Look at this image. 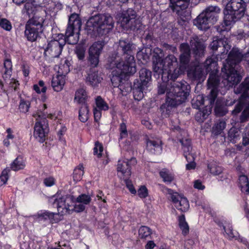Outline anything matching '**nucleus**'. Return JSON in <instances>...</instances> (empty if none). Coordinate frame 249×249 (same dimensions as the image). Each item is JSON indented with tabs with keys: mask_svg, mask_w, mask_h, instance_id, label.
I'll use <instances>...</instances> for the list:
<instances>
[{
	"mask_svg": "<svg viewBox=\"0 0 249 249\" xmlns=\"http://www.w3.org/2000/svg\"><path fill=\"white\" fill-rule=\"evenodd\" d=\"M243 54L237 48H233L230 52L228 58L223 63L221 68V77L216 73L211 72L207 81L208 88L211 91L208 96L210 105L213 104L217 95V88L222 85L227 89L236 85L241 80L237 72L238 64L243 60Z\"/></svg>",
	"mask_w": 249,
	"mask_h": 249,
	"instance_id": "1",
	"label": "nucleus"
},
{
	"mask_svg": "<svg viewBox=\"0 0 249 249\" xmlns=\"http://www.w3.org/2000/svg\"><path fill=\"white\" fill-rule=\"evenodd\" d=\"M158 88L159 94L166 92V102L160 107L162 113L165 115H169L173 108L184 102L190 91V85L184 80H173L170 85L163 81L160 83L159 82Z\"/></svg>",
	"mask_w": 249,
	"mask_h": 249,
	"instance_id": "2",
	"label": "nucleus"
},
{
	"mask_svg": "<svg viewBox=\"0 0 249 249\" xmlns=\"http://www.w3.org/2000/svg\"><path fill=\"white\" fill-rule=\"evenodd\" d=\"M118 50L123 53L124 60H121L119 58H116L114 64L117 68L122 69L125 72L135 73L136 63L133 55V52L135 50L134 45L127 39H120Z\"/></svg>",
	"mask_w": 249,
	"mask_h": 249,
	"instance_id": "3",
	"label": "nucleus"
},
{
	"mask_svg": "<svg viewBox=\"0 0 249 249\" xmlns=\"http://www.w3.org/2000/svg\"><path fill=\"white\" fill-rule=\"evenodd\" d=\"M246 6L243 0H230L223 10L225 24L230 26L239 20L245 14Z\"/></svg>",
	"mask_w": 249,
	"mask_h": 249,
	"instance_id": "4",
	"label": "nucleus"
},
{
	"mask_svg": "<svg viewBox=\"0 0 249 249\" xmlns=\"http://www.w3.org/2000/svg\"><path fill=\"white\" fill-rule=\"evenodd\" d=\"M88 26L99 34L107 33L114 26L112 17L109 14H98L91 17L87 22Z\"/></svg>",
	"mask_w": 249,
	"mask_h": 249,
	"instance_id": "5",
	"label": "nucleus"
},
{
	"mask_svg": "<svg viewBox=\"0 0 249 249\" xmlns=\"http://www.w3.org/2000/svg\"><path fill=\"white\" fill-rule=\"evenodd\" d=\"M49 202L57 208V214H70L71 212L72 204L74 202V197L71 195H62L57 192L49 198Z\"/></svg>",
	"mask_w": 249,
	"mask_h": 249,
	"instance_id": "6",
	"label": "nucleus"
},
{
	"mask_svg": "<svg viewBox=\"0 0 249 249\" xmlns=\"http://www.w3.org/2000/svg\"><path fill=\"white\" fill-rule=\"evenodd\" d=\"M65 41L53 39L50 41L44 49V55L46 59L51 62L55 58H58L61 53Z\"/></svg>",
	"mask_w": 249,
	"mask_h": 249,
	"instance_id": "7",
	"label": "nucleus"
},
{
	"mask_svg": "<svg viewBox=\"0 0 249 249\" xmlns=\"http://www.w3.org/2000/svg\"><path fill=\"white\" fill-rule=\"evenodd\" d=\"M164 192L169 195L171 200L178 210L185 212L189 210V203L186 197L167 188L164 189Z\"/></svg>",
	"mask_w": 249,
	"mask_h": 249,
	"instance_id": "8",
	"label": "nucleus"
},
{
	"mask_svg": "<svg viewBox=\"0 0 249 249\" xmlns=\"http://www.w3.org/2000/svg\"><path fill=\"white\" fill-rule=\"evenodd\" d=\"M163 63L165 68L167 67L166 69L168 78L175 80L180 74L177 58L174 55L169 54L163 60Z\"/></svg>",
	"mask_w": 249,
	"mask_h": 249,
	"instance_id": "9",
	"label": "nucleus"
},
{
	"mask_svg": "<svg viewBox=\"0 0 249 249\" xmlns=\"http://www.w3.org/2000/svg\"><path fill=\"white\" fill-rule=\"evenodd\" d=\"M105 43L104 41H98L94 42L89 48L88 61L92 67H96L99 62V57L101 54Z\"/></svg>",
	"mask_w": 249,
	"mask_h": 249,
	"instance_id": "10",
	"label": "nucleus"
},
{
	"mask_svg": "<svg viewBox=\"0 0 249 249\" xmlns=\"http://www.w3.org/2000/svg\"><path fill=\"white\" fill-rule=\"evenodd\" d=\"M36 122L34 126V136L40 142H43L47 134V120L45 118H41L37 116Z\"/></svg>",
	"mask_w": 249,
	"mask_h": 249,
	"instance_id": "11",
	"label": "nucleus"
},
{
	"mask_svg": "<svg viewBox=\"0 0 249 249\" xmlns=\"http://www.w3.org/2000/svg\"><path fill=\"white\" fill-rule=\"evenodd\" d=\"M136 163L137 160L134 158H132L129 160L128 159L119 160L117 168L119 176L123 178V179L128 178L131 174V166L134 165Z\"/></svg>",
	"mask_w": 249,
	"mask_h": 249,
	"instance_id": "12",
	"label": "nucleus"
},
{
	"mask_svg": "<svg viewBox=\"0 0 249 249\" xmlns=\"http://www.w3.org/2000/svg\"><path fill=\"white\" fill-rule=\"evenodd\" d=\"M190 44L193 54L197 59L204 55L206 46L201 42L197 36L191 37Z\"/></svg>",
	"mask_w": 249,
	"mask_h": 249,
	"instance_id": "13",
	"label": "nucleus"
},
{
	"mask_svg": "<svg viewBox=\"0 0 249 249\" xmlns=\"http://www.w3.org/2000/svg\"><path fill=\"white\" fill-rule=\"evenodd\" d=\"M179 49L181 53L179 57V69L181 72L186 69L187 65L190 61L191 49L189 45L187 43L181 44Z\"/></svg>",
	"mask_w": 249,
	"mask_h": 249,
	"instance_id": "14",
	"label": "nucleus"
},
{
	"mask_svg": "<svg viewBox=\"0 0 249 249\" xmlns=\"http://www.w3.org/2000/svg\"><path fill=\"white\" fill-rule=\"evenodd\" d=\"M82 26L81 19L78 14H72L69 18V21L66 30L80 32Z\"/></svg>",
	"mask_w": 249,
	"mask_h": 249,
	"instance_id": "15",
	"label": "nucleus"
},
{
	"mask_svg": "<svg viewBox=\"0 0 249 249\" xmlns=\"http://www.w3.org/2000/svg\"><path fill=\"white\" fill-rule=\"evenodd\" d=\"M116 66L115 70L112 71V77L111 78V81L112 85L114 87H120V89H122L121 83L122 82V79L124 75H132L135 73L130 72H125L123 71L122 69H120L117 67Z\"/></svg>",
	"mask_w": 249,
	"mask_h": 249,
	"instance_id": "16",
	"label": "nucleus"
},
{
	"mask_svg": "<svg viewBox=\"0 0 249 249\" xmlns=\"http://www.w3.org/2000/svg\"><path fill=\"white\" fill-rule=\"evenodd\" d=\"M162 142L159 139H146V149L152 154H159L162 151Z\"/></svg>",
	"mask_w": 249,
	"mask_h": 249,
	"instance_id": "17",
	"label": "nucleus"
},
{
	"mask_svg": "<svg viewBox=\"0 0 249 249\" xmlns=\"http://www.w3.org/2000/svg\"><path fill=\"white\" fill-rule=\"evenodd\" d=\"M80 32L66 30L65 37L63 34H59L58 38L60 40L65 41V44L67 42L69 44H76L79 40Z\"/></svg>",
	"mask_w": 249,
	"mask_h": 249,
	"instance_id": "18",
	"label": "nucleus"
},
{
	"mask_svg": "<svg viewBox=\"0 0 249 249\" xmlns=\"http://www.w3.org/2000/svg\"><path fill=\"white\" fill-rule=\"evenodd\" d=\"M221 9L217 6H209L207 7L203 13L212 23L214 24L218 18V14L220 13Z\"/></svg>",
	"mask_w": 249,
	"mask_h": 249,
	"instance_id": "19",
	"label": "nucleus"
},
{
	"mask_svg": "<svg viewBox=\"0 0 249 249\" xmlns=\"http://www.w3.org/2000/svg\"><path fill=\"white\" fill-rule=\"evenodd\" d=\"M136 12L132 9L129 8L123 11L120 18L122 26L125 28L134 18H136Z\"/></svg>",
	"mask_w": 249,
	"mask_h": 249,
	"instance_id": "20",
	"label": "nucleus"
},
{
	"mask_svg": "<svg viewBox=\"0 0 249 249\" xmlns=\"http://www.w3.org/2000/svg\"><path fill=\"white\" fill-rule=\"evenodd\" d=\"M193 23L199 29L201 30L208 29L212 24L211 21L203 12L197 16L194 20Z\"/></svg>",
	"mask_w": 249,
	"mask_h": 249,
	"instance_id": "21",
	"label": "nucleus"
},
{
	"mask_svg": "<svg viewBox=\"0 0 249 249\" xmlns=\"http://www.w3.org/2000/svg\"><path fill=\"white\" fill-rule=\"evenodd\" d=\"M179 142L182 146L183 155L187 160H193L194 155L191 153L192 147L190 140L188 138H182L179 140Z\"/></svg>",
	"mask_w": 249,
	"mask_h": 249,
	"instance_id": "22",
	"label": "nucleus"
},
{
	"mask_svg": "<svg viewBox=\"0 0 249 249\" xmlns=\"http://www.w3.org/2000/svg\"><path fill=\"white\" fill-rule=\"evenodd\" d=\"M153 69L154 75L157 78L161 75L162 79L163 75L167 74V69L165 68L163 60H153Z\"/></svg>",
	"mask_w": 249,
	"mask_h": 249,
	"instance_id": "23",
	"label": "nucleus"
},
{
	"mask_svg": "<svg viewBox=\"0 0 249 249\" xmlns=\"http://www.w3.org/2000/svg\"><path fill=\"white\" fill-rule=\"evenodd\" d=\"M42 29L26 25L25 35L29 41L33 42L36 40L39 36V34L42 33Z\"/></svg>",
	"mask_w": 249,
	"mask_h": 249,
	"instance_id": "24",
	"label": "nucleus"
},
{
	"mask_svg": "<svg viewBox=\"0 0 249 249\" xmlns=\"http://www.w3.org/2000/svg\"><path fill=\"white\" fill-rule=\"evenodd\" d=\"M170 7L178 14L180 10L186 9L189 5V0H170Z\"/></svg>",
	"mask_w": 249,
	"mask_h": 249,
	"instance_id": "25",
	"label": "nucleus"
},
{
	"mask_svg": "<svg viewBox=\"0 0 249 249\" xmlns=\"http://www.w3.org/2000/svg\"><path fill=\"white\" fill-rule=\"evenodd\" d=\"M147 87L140 84V81L138 80H136L134 82L133 87L134 99L138 101L141 100L143 97V91Z\"/></svg>",
	"mask_w": 249,
	"mask_h": 249,
	"instance_id": "26",
	"label": "nucleus"
},
{
	"mask_svg": "<svg viewBox=\"0 0 249 249\" xmlns=\"http://www.w3.org/2000/svg\"><path fill=\"white\" fill-rule=\"evenodd\" d=\"M44 20V16H43V14L36 13L32 18L30 19L27 21L26 25L33 26L35 28H40V29H42L43 24Z\"/></svg>",
	"mask_w": 249,
	"mask_h": 249,
	"instance_id": "27",
	"label": "nucleus"
},
{
	"mask_svg": "<svg viewBox=\"0 0 249 249\" xmlns=\"http://www.w3.org/2000/svg\"><path fill=\"white\" fill-rule=\"evenodd\" d=\"M236 94H242V97H249V77L246 78L244 81L234 89Z\"/></svg>",
	"mask_w": 249,
	"mask_h": 249,
	"instance_id": "28",
	"label": "nucleus"
},
{
	"mask_svg": "<svg viewBox=\"0 0 249 249\" xmlns=\"http://www.w3.org/2000/svg\"><path fill=\"white\" fill-rule=\"evenodd\" d=\"M236 94H242V97H249V77L246 78L244 81L234 89Z\"/></svg>",
	"mask_w": 249,
	"mask_h": 249,
	"instance_id": "29",
	"label": "nucleus"
},
{
	"mask_svg": "<svg viewBox=\"0 0 249 249\" xmlns=\"http://www.w3.org/2000/svg\"><path fill=\"white\" fill-rule=\"evenodd\" d=\"M236 94H242V97H249V77L246 78L244 81L234 89Z\"/></svg>",
	"mask_w": 249,
	"mask_h": 249,
	"instance_id": "30",
	"label": "nucleus"
},
{
	"mask_svg": "<svg viewBox=\"0 0 249 249\" xmlns=\"http://www.w3.org/2000/svg\"><path fill=\"white\" fill-rule=\"evenodd\" d=\"M65 76L63 74H58L53 77L52 86L54 91L58 92L63 89L65 83Z\"/></svg>",
	"mask_w": 249,
	"mask_h": 249,
	"instance_id": "31",
	"label": "nucleus"
},
{
	"mask_svg": "<svg viewBox=\"0 0 249 249\" xmlns=\"http://www.w3.org/2000/svg\"><path fill=\"white\" fill-rule=\"evenodd\" d=\"M140 84L148 87L151 79V72L145 68H142L139 71Z\"/></svg>",
	"mask_w": 249,
	"mask_h": 249,
	"instance_id": "32",
	"label": "nucleus"
},
{
	"mask_svg": "<svg viewBox=\"0 0 249 249\" xmlns=\"http://www.w3.org/2000/svg\"><path fill=\"white\" fill-rule=\"evenodd\" d=\"M218 43H221L223 46V49L227 51V53L229 49H230V46L228 44V39L226 38H215L210 44L211 48L213 50L216 51L218 49Z\"/></svg>",
	"mask_w": 249,
	"mask_h": 249,
	"instance_id": "33",
	"label": "nucleus"
},
{
	"mask_svg": "<svg viewBox=\"0 0 249 249\" xmlns=\"http://www.w3.org/2000/svg\"><path fill=\"white\" fill-rule=\"evenodd\" d=\"M102 78L98 75L97 72H93L88 74L86 77V83L87 84L95 87L101 82Z\"/></svg>",
	"mask_w": 249,
	"mask_h": 249,
	"instance_id": "34",
	"label": "nucleus"
},
{
	"mask_svg": "<svg viewBox=\"0 0 249 249\" xmlns=\"http://www.w3.org/2000/svg\"><path fill=\"white\" fill-rule=\"evenodd\" d=\"M88 98L86 90L83 89L77 90L75 94L74 101L81 105L87 104L86 101Z\"/></svg>",
	"mask_w": 249,
	"mask_h": 249,
	"instance_id": "35",
	"label": "nucleus"
},
{
	"mask_svg": "<svg viewBox=\"0 0 249 249\" xmlns=\"http://www.w3.org/2000/svg\"><path fill=\"white\" fill-rule=\"evenodd\" d=\"M198 110V111L196 114V120L199 123H202L207 118L211 111L208 108L207 106Z\"/></svg>",
	"mask_w": 249,
	"mask_h": 249,
	"instance_id": "36",
	"label": "nucleus"
},
{
	"mask_svg": "<svg viewBox=\"0 0 249 249\" xmlns=\"http://www.w3.org/2000/svg\"><path fill=\"white\" fill-rule=\"evenodd\" d=\"M239 184L241 191L248 195L249 194V181L245 175H240L239 177Z\"/></svg>",
	"mask_w": 249,
	"mask_h": 249,
	"instance_id": "37",
	"label": "nucleus"
},
{
	"mask_svg": "<svg viewBox=\"0 0 249 249\" xmlns=\"http://www.w3.org/2000/svg\"><path fill=\"white\" fill-rule=\"evenodd\" d=\"M25 167V160L20 156H18L10 165L11 169L15 171L23 169Z\"/></svg>",
	"mask_w": 249,
	"mask_h": 249,
	"instance_id": "38",
	"label": "nucleus"
},
{
	"mask_svg": "<svg viewBox=\"0 0 249 249\" xmlns=\"http://www.w3.org/2000/svg\"><path fill=\"white\" fill-rule=\"evenodd\" d=\"M188 75L193 80H199L203 77V71L201 68L196 67L194 70L189 71Z\"/></svg>",
	"mask_w": 249,
	"mask_h": 249,
	"instance_id": "39",
	"label": "nucleus"
},
{
	"mask_svg": "<svg viewBox=\"0 0 249 249\" xmlns=\"http://www.w3.org/2000/svg\"><path fill=\"white\" fill-rule=\"evenodd\" d=\"M89 111L87 104L81 105L79 111V118L82 122L85 123L88 120Z\"/></svg>",
	"mask_w": 249,
	"mask_h": 249,
	"instance_id": "40",
	"label": "nucleus"
},
{
	"mask_svg": "<svg viewBox=\"0 0 249 249\" xmlns=\"http://www.w3.org/2000/svg\"><path fill=\"white\" fill-rule=\"evenodd\" d=\"M4 72L2 77L4 80L9 78L12 74V64L11 59H6L4 62Z\"/></svg>",
	"mask_w": 249,
	"mask_h": 249,
	"instance_id": "41",
	"label": "nucleus"
},
{
	"mask_svg": "<svg viewBox=\"0 0 249 249\" xmlns=\"http://www.w3.org/2000/svg\"><path fill=\"white\" fill-rule=\"evenodd\" d=\"M139 237L142 240H146L150 237L152 234V231L147 226H141L139 230Z\"/></svg>",
	"mask_w": 249,
	"mask_h": 249,
	"instance_id": "42",
	"label": "nucleus"
},
{
	"mask_svg": "<svg viewBox=\"0 0 249 249\" xmlns=\"http://www.w3.org/2000/svg\"><path fill=\"white\" fill-rule=\"evenodd\" d=\"M204 97L202 95H198L194 97L192 100V106L194 108L200 109L202 108L204 105Z\"/></svg>",
	"mask_w": 249,
	"mask_h": 249,
	"instance_id": "43",
	"label": "nucleus"
},
{
	"mask_svg": "<svg viewBox=\"0 0 249 249\" xmlns=\"http://www.w3.org/2000/svg\"><path fill=\"white\" fill-rule=\"evenodd\" d=\"M178 223L182 234L186 235L189 232V226L185 220V215L182 214L178 217Z\"/></svg>",
	"mask_w": 249,
	"mask_h": 249,
	"instance_id": "44",
	"label": "nucleus"
},
{
	"mask_svg": "<svg viewBox=\"0 0 249 249\" xmlns=\"http://www.w3.org/2000/svg\"><path fill=\"white\" fill-rule=\"evenodd\" d=\"M226 125V123L225 121L223 120H219L213 127V133L215 135L220 134L225 128Z\"/></svg>",
	"mask_w": 249,
	"mask_h": 249,
	"instance_id": "45",
	"label": "nucleus"
},
{
	"mask_svg": "<svg viewBox=\"0 0 249 249\" xmlns=\"http://www.w3.org/2000/svg\"><path fill=\"white\" fill-rule=\"evenodd\" d=\"M95 103L97 108L100 110L106 111L109 108L107 104L100 96H97L96 98Z\"/></svg>",
	"mask_w": 249,
	"mask_h": 249,
	"instance_id": "46",
	"label": "nucleus"
},
{
	"mask_svg": "<svg viewBox=\"0 0 249 249\" xmlns=\"http://www.w3.org/2000/svg\"><path fill=\"white\" fill-rule=\"evenodd\" d=\"M34 1H26L24 5L22 11L26 13L28 15L33 14L36 6Z\"/></svg>",
	"mask_w": 249,
	"mask_h": 249,
	"instance_id": "47",
	"label": "nucleus"
},
{
	"mask_svg": "<svg viewBox=\"0 0 249 249\" xmlns=\"http://www.w3.org/2000/svg\"><path fill=\"white\" fill-rule=\"evenodd\" d=\"M91 200V198L90 196L85 194L79 195L76 199L74 198V202L82 203L85 205L89 204Z\"/></svg>",
	"mask_w": 249,
	"mask_h": 249,
	"instance_id": "48",
	"label": "nucleus"
},
{
	"mask_svg": "<svg viewBox=\"0 0 249 249\" xmlns=\"http://www.w3.org/2000/svg\"><path fill=\"white\" fill-rule=\"evenodd\" d=\"M208 168L211 174L214 175H218L222 172V168L217 165L215 162H212L209 164Z\"/></svg>",
	"mask_w": 249,
	"mask_h": 249,
	"instance_id": "49",
	"label": "nucleus"
},
{
	"mask_svg": "<svg viewBox=\"0 0 249 249\" xmlns=\"http://www.w3.org/2000/svg\"><path fill=\"white\" fill-rule=\"evenodd\" d=\"M160 175L165 182L170 183L174 179V176L168 171L163 169L160 172Z\"/></svg>",
	"mask_w": 249,
	"mask_h": 249,
	"instance_id": "50",
	"label": "nucleus"
},
{
	"mask_svg": "<svg viewBox=\"0 0 249 249\" xmlns=\"http://www.w3.org/2000/svg\"><path fill=\"white\" fill-rule=\"evenodd\" d=\"M84 167L83 165H79L74 170L73 178L75 181H78L82 179L84 175Z\"/></svg>",
	"mask_w": 249,
	"mask_h": 249,
	"instance_id": "51",
	"label": "nucleus"
},
{
	"mask_svg": "<svg viewBox=\"0 0 249 249\" xmlns=\"http://www.w3.org/2000/svg\"><path fill=\"white\" fill-rule=\"evenodd\" d=\"M142 24L140 19L134 18L130 23L128 24L125 28L130 29L131 30H138L141 29Z\"/></svg>",
	"mask_w": 249,
	"mask_h": 249,
	"instance_id": "52",
	"label": "nucleus"
},
{
	"mask_svg": "<svg viewBox=\"0 0 249 249\" xmlns=\"http://www.w3.org/2000/svg\"><path fill=\"white\" fill-rule=\"evenodd\" d=\"M247 97H242V94L240 98V100L238 103L235 106L234 109L232 111V114L233 115H236L239 112L241 111L245 106V102L243 100Z\"/></svg>",
	"mask_w": 249,
	"mask_h": 249,
	"instance_id": "53",
	"label": "nucleus"
},
{
	"mask_svg": "<svg viewBox=\"0 0 249 249\" xmlns=\"http://www.w3.org/2000/svg\"><path fill=\"white\" fill-rule=\"evenodd\" d=\"M85 48L82 45H77L75 50L74 53L76 54L78 59L80 60H83L85 57Z\"/></svg>",
	"mask_w": 249,
	"mask_h": 249,
	"instance_id": "54",
	"label": "nucleus"
},
{
	"mask_svg": "<svg viewBox=\"0 0 249 249\" xmlns=\"http://www.w3.org/2000/svg\"><path fill=\"white\" fill-rule=\"evenodd\" d=\"M30 105L31 104L29 101L21 99L18 106V109L20 112L22 113H26L29 111Z\"/></svg>",
	"mask_w": 249,
	"mask_h": 249,
	"instance_id": "55",
	"label": "nucleus"
},
{
	"mask_svg": "<svg viewBox=\"0 0 249 249\" xmlns=\"http://www.w3.org/2000/svg\"><path fill=\"white\" fill-rule=\"evenodd\" d=\"M57 214L56 213H51L48 211L40 212L37 213L38 217L41 219H50L52 221L54 215Z\"/></svg>",
	"mask_w": 249,
	"mask_h": 249,
	"instance_id": "56",
	"label": "nucleus"
},
{
	"mask_svg": "<svg viewBox=\"0 0 249 249\" xmlns=\"http://www.w3.org/2000/svg\"><path fill=\"white\" fill-rule=\"evenodd\" d=\"M33 89L37 93L46 92L47 87L45 86V83L42 80H40L37 84H35L33 86Z\"/></svg>",
	"mask_w": 249,
	"mask_h": 249,
	"instance_id": "57",
	"label": "nucleus"
},
{
	"mask_svg": "<svg viewBox=\"0 0 249 249\" xmlns=\"http://www.w3.org/2000/svg\"><path fill=\"white\" fill-rule=\"evenodd\" d=\"M164 53L162 50L158 47L154 49L153 60H163L162 59Z\"/></svg>",
	"mask_w": 249,
	"mask_h": 249,
	"instance_id": "58",
	"label": "nucleus"
},
{
	"mask_svg": "<svg viewBox=\"0 0 249 249\" xmlns=\"http://www.w3.org/2000/svg\"><path fill=\"white\" fill-rule=\"evenodd\" d=\"M10 169L8 168L4 169L0 175V186L5 184L9 178V173Z\"/></svg>",
	"mask_w": 249,
	"mask_h": 249,
	"instance_id": "59",
	"label": "nucleus"
},
{
	"mask_svg": "<svg viewBox=\"0 0 249 249\" xmlns=\"http://www.w3.org/2000/svg\"><path fill=\"white\" fill-rule=\"evenodd\" d=\"M103 151V147L102 144L98 142H96L93 148L94 155H96L98 158H100L102 156Z\"/></svg>",
	"mask_w": 249,
	"mask_h": 249,
	"instance_id": "60",
	"label": "nucleus"
},
{
	"mask_svg": "<svg viewBox=\"0 0 249 249\" xmlns=\"http://www.w3.org/2000/svg\"><path fill=\"white\" fill-rule=\"evenodd\" d=\"M120 138L119 139H123L126 138L128 136V132L125 123H122L120 124Z\"/></svg>",
	"mask_w": 249,
	"mask_h": 249,
	"instance_id": "61",
	"label": "nucleus"
},
{
	"mask_svg": "<svg viewBox=\"0 0 249 249\" xmlns=\"http://www.w3.org/2000/svg\"><path fill=\"white\" fill-rule=\"evenodd\" d=\"M228 135L229 137H230L231 139V141H234L239 137V131L237 128L235 127H232L229 130Z\"/></svg>",
	"mask_w": 249,
	"mask_h": 249,
	"instance_id": "62",
	"label": "nucleus"
},
{
	"mask_svg": "<svg viewBox=\"0 0 249 249\" xmlns=\"http://www.w3.org/2000/svg\"><path fill=\"white\" fill-rule=\"evenodd\" d=\"M216 65V62L212 58H207L204 63V67L207 71L212 69V67H214Z\"/></svg>",
	"mask_w": 249,
	"mask_h": 249,
	"instance_id": "63",
	"label": "nucleus"
},
{
	"mask_svg": "<svg viewBox=\"0 0 249 249\" xmlns=\"http://www.w3.org/2000/svg\"><path fill=\"white\" fill-rule=\"evenodd\" d=\"M0 26L6 31H10L12 29V25L10 22L5 18L0 19Z\"/></svg>",
	"mask_w": 249,
	"mask_h": 249,
	"instance_id": "64",
	"label": "nucleus"
}]
</instances>
